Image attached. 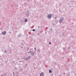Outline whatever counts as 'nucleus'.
Returning <instances> with one entry per match:
<instances>
[{
	"mask_svg": "<svg viewBox=\"0 0 76 76\" xmlns=\"http://www.w3.org/2000/svg\"><path fill=\"white\" fill-rule=\"evenodd\" d=\"M63 19H64V18L63 17H61L59 21V23H61L63 21Z\"/></svg>",
	"mask_w": 76,
	"mask_h": 76,
	"instance_id": "nucleus-1",
	"label": "nucleus"
},
{
	"mask_svg": "<svg viewBox=\"0 0 76 76\" xmlns=\"http://www.w3.org/2000/svg\"><path fill=\"white\" fill-rule=\"evenodd\" d=\"M52 18V14H49L48 15V18L49 19H51Z\"/></svg>",
	"mask_w": 76,
	"mask_h": 76,
	"instance_id": "nucleus-2",
	"label": "nucleus"
},
{
	"mask_svg": "<svg viewBox=\"0 0 76 76\" xmlns=\"http://www.w3.org/2000/svg\"><path fill=\"white\" fill-rule=\"evenodd\" d=\"M30 54H31V55H32V56H33L34 55V52H32V50L30 51Z\"/></svg>",
	"mask_w": 76,
	"mask_h": 76,
	"instance_id": "nucleus-3",
	"label": "nucleus"
},
{
	"mask_svg": "<svg viewBox=\"0 0 76 76\" xmlns=\"http://www.w3.org/2000/svg\"><path fill=\"white\" fill-rule=\"evenodd\" d=\"M29 10H27V12H26V15L28 17L29 16Z\"/></svg>",
	"mask_w": 76,
	"mask_h": 76,
	"instance_id": "nucleus-4",
	"label": "nucleus"
},
{
	"mask_svg": "<svg viewBox=\"0 0 76 76\" xmlns=\"http://www.w3.org/2000/svg\"><path fill=\"white\" fill-rule=\"evenodd\" d=\"M2 34L3 35H4L5 34H6V31H2Z\"/></svg>",
	"mask_w": 76,
	"mask_h": 76,
	"instance_id": "nucleus-5",
	"label": "nucleus"
},
{
	"mask_svg": "<svg viewBox=\"0 0 76 76\" xmlns=\"http://www.w3.org/2000/svg\"><path fill=\"white\" fill-rule=\"evenodd\" d=\"M40 76H44V74L43 72H42L40 74Z\"/></svg>",
	"mask_w": 76,
	"mask_h": 76,
	"instance_id": "nucleus-6",
	"label": "nucleus"
},
{
	"mask_svg": "<svg viewBox=\"0 0 76 76\" xmlns=\"http://www.w3.org/2000/svg\"><path fill=\"white\" fill-rule=\"evenodd\" d=\"M31 58V56H28L27 57V60H28L29 59H30Z\"/></svg>",
	"mask_w": 76,
	"mask_h": 76,
	"instance_id": "nucleus-7",
	"label": "nucleus"
},
{
	"mask_svg": "<svg viewBox=\"0 0 76 76\" xmlns=\"http://www.w3.org/2000/svg\"><path fill=\"white\" fill-rule=\"evenodd\" d=\"M4 54H6V53H7V51L6 50H4Z\"/></svg>",
	"mask_w": 76,
	"mask_h": 76,
	"instance_id": "nucleus-8",
	"label": "nucleus"
},
{
	"mask_svg": "<svg viewBox=\"0 0 76 76\" xmlns=\"http://www.w3.org/2000/svg\"><path fill=\"white\" fill-rule=\"evenodd\" d=\"M24 22H28V20H27V19H25L24 20Z\"/></svg>",
	"mask_w": 76,
	"mask_h": 76,
	"instance_id": "nucleus-9",
	"label": "nucleus"
},
{
	"mask_svg": "<svg viewBox=\"0 0 76 76\" xmlns=\"http://www.w3.org/2000/svg\"><path fill=\"white\" fill-rule=\"evenodd\" d=\"M49 71L50 73H52V71H51V70L50 69L49 70Z\"/></svg>",
	"mask_w": 76,
	"mask_h": 76,
	"instance_id": "nucleus-10",
	"label": "nucleus"
},
{
	"mask_svg": "<svg viewBox=\"0 0 76 76\" xmlns=\"http://www.w3.org/2000/svg\"><path fill=\"white\" fill-rule=\"evenodd\" d=\"M63 50H64V51H65V50H66V49H65V48H63Z\"/></svg>",
	"mask_w": 76,
	"mask_h": 76,
	"instance_id": "nucleus-11",
	"label": "nucleus"
},
{
	"mask_svg": "<svg viewBox=\"0 0 76 76\" xmlns=\"http://www.w3.org/2000/svg\"><path fill=\"white\" fill-rule=\"evenodd\" d=\"M25 4V6H27V3H25V4Z\"/></svg>",
	"mask_w": 76,
	"mask_h": 76,
	"instance_id": "nucleus-12",
	"label": "nucleus"
},
{
	"mask_svg": "<svg viewBox=\"0 0 76 76\" xmlns=\"http://www.w3.org/2000/svg\"><path fill=\"white\" fill-rule=\"evenodd\" d=\"M24 60H26L27 61H28V60H27V58H25L24 59Z\"/></svg>",
	"mask_w": 76,
	"mask_h": 76,
	"instance_id": "nucleus-13",
	"label": "nucleus"
},
{
	"mask_svg": "<svg viewBox=\"0 0 76 76\" xmlns=\"http://www.w3.org/2000/svg\"><path fill=\"white\" fill-rule=\"evenodd\" d=\"M62 35H63V36H64V35H65L64 33H63Z\"/></svg>",
	"mask_w": 76,
	"mask_h": 76,
	"instance_id": "nucleus-14",
	"label": "nucleus"
},
{
	"mask_svg": "<svg viewBox=\"0 0 76 76\" xmlns=\"http://www.w3.org/2000/svg\"><path fill=\"white\" fill-rule=\"evenodd\" d=\"M33 31L34 32V31H35V30L34 29H33Z\"/></svg>",
	"mask_w": 76,
	"mask_h": 76,
	"instance_id": "nucleus-15",
	"label": "nucleus"
},
{
	"mask_svg": "<svg viewBox=\"0 0 76 76\" xmlns=\"http://www.w3.org/2000/svg\"><path fill=\"white\" fill-rule=\"evenodd\" d=\"M27 48L28 50H29V48Z\"/></svg>",
	"mask_w": 76,
	"mask_h": 76,
	"instance_id": "nucleus-16",
	"label": "nucleus"
},
{
	"mask_svg": "<svg viewBox=\"0 0 76 76\" xmlns=\"http://www.w3.org/2000/svg\"><path fill=\"white\" fill-rule=\"evenodd\" d=\"M27 1H28V2H29V1H30V0H27Z\"/></svg>",
	"mask_w": 76,
	"mask_h": 76,
	"instance_id": "nucleus-17",
	"label": "nucleus"
},
{
	"mask_svg": "<svg viewBox=\"0 0 76 76\" xmlns=\"http://www.w3.org/2000/svg\"><path fill=\"white\" fill-rule=\"evenodd\" d=\"M38 28H40V26H38Z\"/></svg>",
	"mask_w": 76,
	"mask_h": 76,
	"instance_id": "nucleus-18",
	"label": "nucleus"
},
{
	"mask_svg": "<svg viewBox=\"0 0 76 76\" xmlns=\"http://www.w3.org/2000/svg\"><path fill=\"white\" fill-rule=\"evenodd\" d=\"M11 53H12V51H10V54H11Z\"/></svg>",
	"mask_w": 76,
	"mask_h": 76,
	"instance_id": "nucleus-19",
	"label": "nucleus"
},
{
	"mask_svg": "<svg viewBox=\"0 0 76 76\" xmlns=\"http://www.w3.org/2000/svg\"><path fill=\"white\" fill-rule=\"evenodd\" d=\"M28 54H29V53H30V52H28Z\"/></svg>",
	"mask_w": 76,
	"mask_h": 76,
	"instance_id": "nucleus-20",
	"label": "nucleus"
},
{
	"mask_svg": "<svg viewBox=\"0 0 76 76\" xmlns=\"http://www.w3.org/2000/svg\"><path fill=\"white\" fill-rule=\"evenodd\" d=\"M4 75H5V76H6V74L4 73Z\"/></svg>",
	"mask_w": 76,
	"mask_h": 76,
	"instance_id": "nucleus-21",
	"label": "nucleus"
},
{
	"mask_svg": "<svg viewBox=\"0 0 76 76\" xmlns=\"http://www.w3.org/2000/svg\"><path fill=\"white\" fill-rule=\"evenodd\" d=\"M49 44H51V42H49Z\"/></svg>",
	"mask_w": 76,
	"mask_h": 76,
	"instance_id": "nucleus-22",
	"label": "nucleus"
},
{
	"mask_svg": "<svg viewBox=\"0 0 76 76\" xmlns=\"http://www.w3.org/2000/svg\"><path fill=\"white\" fill-rule=\"evenodd\" d=\"M34 50H36V48H34Z\"/></svg>",
	"mask_w": 76,
	"mask_h": 76,
	"instance_id": "nucleus-23",
	"label": "nucleus"
},
{
	"mask_svg": "<svg viewBox=\"0 0 76 76\" xmlns=\"http://www.w3.org/2000/svg\"><path fill=\"white\" fill-rule=\"evenodd\" d=\"M1 76H4V75H1Z\"/></svg>",
	"mask_w": 76,
	"mask_h": 76,
	"instance_id": "nucleus-24",
	"label": "nucleus"
},
{
	"mask_svg": "<svg viewBox=\"0 0 76 76\" xmlns=\"http://www.w3.org/2000/svg\"><path fill=\"white\" fill-rule=\"evenodd\" d=\"M17 36H18V37H19V36H20V35H18Z\"/></svg>",
	"mask_w": 76,
	"mask_h": 76,
	"instance_id": "nucleus-25",
	"label": "nucleus"
},
{
	"mask_svg": "<svg viewBox=\"0 0 76 76\" xmlns=\"http://www.w3.org/2000/svg\"><path fill=\"white\" fill-rule=\"evenodd\" d=\"M15 69H17V68H15Z\"/></svg>",
	"mask_w": 76,
	"mask_h": 76,
	"instance_id": "nucleus-26",
	"label": "nucleus"
},
{
	"mask_svg": "<svg viewBox=\"0 0 76 76\" xmlns=\"http://www.w3.org/2000/svg\"><path fill=\"white\" fill-rule=\"evenodd\" d=\"M64 75H65L66 74V73H64Z\"/></svg>",
	"mask_w": 76,
	"mask_h": 76,
	"instance_id": "nucleus-27",
	"label": "nucleus"
},
{
	"mask_svg": "<svg viewBox=\"0 0 76 76\" xmlns=\"http://www.w3.org/2000/svg\"><path fill=\"white\" fill-rule=\"evenodd\" d=\"M39 33H38V34H37V35H39Z\"/></svg>",
	"mask_w": 76,
	"mask_h": 76,
	"instance_id": "nucleus-28",
	"label": "nucleus"
},
{
	"mask_svg": "<svg viewBox=\"0 0 76 76\" xmlns=\"http://www.w3.org/2000/svg\"><path fill=\"white\" fill-rule=\"evenodd\" d=\"M13 74H15V73L13 72Z\"/></svg>",
	"mask_w": 76,
	"mask_h": 76,
	"instance_id": "nucleus-29",
	"label": "nucleus"
},
{
	"mask_svg": "<svg viewBox=\"0 0 76 76\" xmlns=\"http://www.w3.org/2000/svg\"><path fill=\"white\" fill-rule=\"evenodd\" d=\"M56 17H55V19H56Z\"/></svg>",
	"mask_w": 76,
	"mask_h": 76,
	"instance_id": "nucleus-30",
	"label": "nucleus"
},
{
	"mask_svg": "<svg viewBox=\"0 0 76 76\" xmlns=\"http://www.w3.org/2000/svg\"><path fill=\"white\" fill-rule=\"evenodd\" d=\"M52 30H53V29H52V28L51 29V31H52Z\"/></svg>",
	"mask_w": 76,
	"mask_h": 76,
	"instance_id": "nucleus-31",
	"label": "nucleus"
},
{
	"mask_svg": "<svg viewBox=\"0 0 76 76\" xmlns=\"http://www.w3.org/2000/svg\"><path fill=\"white\" fill-rule=\"evenodd\" d=\"M20 62H22V61H20Z\"/></svg>",
	"mask_w": 76,
	"mask_h": 76,
	"instance_id": "nucleus-32",
	"label": "nucleus"
},
{
	"mask_svg": "<svg viewBox=\"0 0 76 76\" xmlns=\"http://www.w3.org/2000/svg\"><path fill=\"white\" fill-rule=\"evenodd\" d=\"M21 48H23V47H21Z\"/></svg>",
	"mask_w": 76,
	"mask_h": 76,
	"instance_id": "nucleus-33",
	"label": "nucleus"
},
{
	"mask_svg": "<svg viewBox=\"0 0 76 76\" xmlns=\"http://www.w3.org/2000/svg\"><path fill=\"white\" fill-rule=\"evenodd\" d=\"M18 59H19V58L18 57Z\"/></svg>",
	"mask_w": 76,
	"mask_h": 76,
	"instance_id": "nucleus-34",
	"label": "nucleus"
},
{
	"mask_svg": "<svg viewBox=\"0 0 76 76\" xmlns=\"http://www.w3.org/2000/svg\"><path fill=\"white\" fill-rule=\"evenodd\" d=\"M18 60H19V59H18Z\"/></svg>",
	"mask_w": 76,
	"mask_h": 76,
	"instance_id": "nucleus-35",
	"label": "nucleus"
},
{
	"mask_svg": "<svg viewBox=\"0 0 76 76\" xmlns=\"http://www.w3.org/2000/svg\"><path fill=\"white\" fill-rule=\"evenodd\" d=\"M63 58H64V57H63Z\"/></svg>",
	"mask_w": 76,
	"mask_h": 76,
	"instance_id": "nucleus-36",
	"label": "nucleus"
},
{
	"mask_svg": "<svg viewBox=\"0 0 76 76\" xmlns=\"http://www.w3.org/2000/svg\"><path fill=\"white\" fill-rule=\"evenodd\" d=\"M34 69H35V68L34 67Z\"/></svg>",
	"mask_w": 76,
	"mask_h": 76,
	"instance_id": "nucleus-37",
	"label": "nucleus"
},
{
	"mask_svg": "<svg viewBox=\"0 0 76 76\" xmlns=\"http://www.w3.org/2000/svg\"><path fill=\"white\" fill-rule=\"evenodd\" d=\"M73 1H72V2Z\"/></svg>",
	"mask_w": 76,
	"mask_h": 76,
	"instance_id": "nucleus-38",
	"label": "nucleus"
},
{
	"mask_svg": "<svg viewBox=\"0 0 76 76\" xmlns=\"http://www.w3.org/2000/svg\"><path fill=\"white\" fill-rule=\"evenodd\" d=\"M27 35H28V34H27Z\"/></svg>",
	"mask_w": 76,
	"mask_h": 76,
	"instance_id": "nucleus-39",
	"label": "nucleus"
},
{
	"mask_svg": "<svg viewBox=\"0 0 76 76\" xmlns=\"http://www.w3.org/2000/svg\"><path fill=\"white\" fill-rule=\"evenodd\" d=\"M75 75H76V74H75Z\"/></svg>",
	"mask_w": 76,
	"mask_h": 76,
	"instance_id": "nucleus-40",
	"label": "nucleus"
}]
</instances>
